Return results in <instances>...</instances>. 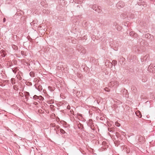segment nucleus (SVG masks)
I'll use <instances>...</instances> for the list:
<instances>
[{"label": "nucleus", "instance_id": "393cba45", "mask_svg": "<svg viewBox=\"0 0 155 155\" xmlns=\"http://www.w3.org/2000/svg\"><path fill=\"white\" fill-rule=\"evenodd\" d=\"M60 127L58 125H56V126L54 128V130H56V129H57L58 130L60 128Z\"/></svg>", "mask_w": 155, "mask_h": 155}, {"label": "nucleus", "instance_id": "6e6552de", "mask_svg": "<svg viewBox=\"0 0 155 155\" xmlns=\"http://www.w3.org/2000/svg\"><path fill=\"white\" fill-rule=\"evenodd\" d=\"M102 11V9L101 7L98 6V8L96 9V12H97L98 13H101Z\"/></svg>", "mask_w": 155, "mask_h": 155}, {"label": "nucleus", "instance_id": "c85d7f7f", "mask_svg": "<svg viewBox=\"0 0 155 155\" xmlns=\"http://www.w3.org/2000/svg\"><path fill=\"white\" fill-rule=\"evenodd\" d=\"M148 57L149 56L148 55H146L144 57L143 59H144L146 58L145 60H147V59L148 58Z\"/></svg>", "mask_w": 155, "mask_h": 155}, {"label": "nucleus", "instance_id": "cd10ccee", "mask_svg": "<svg viewBox=\"0 0 155 155\" xmlns=\"http://www.w3.org/2000/svg\"><path fill=\"white\" fill-rule=\"evenodd\" d=\"M130 17L131 18H134V15L133 14H131L130 15Z\"/></svg>", "mask_w": 155, "mask_h": 155}, {"label": "nucleus", "instance_id": "f3484780", "mask_svg": "<svg viewBox=\"0 0 155 155\" xmlns=\"http://www.w3.org/2000/svg\"><path fill=\"white\" fill-rule=\"evenodd\" d=\"M15 79L14 78H12L11 80V81L12 84H15Z\"/></svg>", "mask_w": 155, "mask_h": 155}, {"label": "nucleus", "instance_id": "c03bdc74", "mask_svg": "<svg viewBox=\"0 0 155 155\" xmlns=\"http://www.w3.org/2000/svg\"><path fill=\"white\" fill-rule=\"evenodd\" d=\"M134 48H137V46H135L134 47Z\"/></svg>", "mask_w": 155, "mask_h": 155}, {"label": "nucleus", "instance_id": "9d476101", "mask_svg": "<svg viewBox=\"0 0 155 155\" xmlns=\"http://www.w3.org/2000/svg\"><path fill=\"white\" fill-rule=\"evenodd\" d=\"M48 89L51 91H53L54 90L55 88L54 87H51L49 86L48 87Z\"/></svg>", "mask_w": 155, "mask_h": 155}, {"label": "nucleus", "instance_id": "2eb2a0df", "mask_svg": "<svg viewBox=\"0 0 155 155\" xmlns=\"http://www.w3.org/2000/svg\"><path fill=\"white\" fill-rule=\"evenodd\" d=\"M30 75L31 77H34L35 76V74L34 72L31 71L30 73Z\"/></svg>", "mask_w": 155, "mask_h": 155}, {"label": "nucleus", "instance_id": "2f4dec72", "mask_svg": "<svg viewBox=\"0 0 155 155\" xmlns=\"http://www.w3.org/2000/svg\"><path fill=\"white\" fill-rule=\"evenodd\" d=\"M120 134L118 132H117L115 133V135H116V136H117V137H118V136H119Z\"/></svg>", "mask_w": 155, "mask_h": 155}, {"label": "nucleus", "instance_id": "a18cd8bd", "mask_svg": "<svg viewBox=\"0 0 155 155\" xmlns=\"http://www.w3.org/2000/svg\"><path fill=\"white\" fill-rule=\"evenodd\" d=\"M137 50L138 51V50H139L138 48L137 49Z\"/></svg>", "mask_w": 155, "mask_h": 155}, {"label": "nucleus", "instance_id": "a878e982", "mask_svg": "<svg viewBox=\"0 0 155 155\" xmlns=\"http://www.w3.org/2000/svg\"><path fill=\"white\" fill-rule=\"evenodd\" d=\"M108 63H109V67H110L111 68L112 67L113 65V64L112 63H111L110 62H109Z\"/></svg>", "mask_w": 155, "mask_h": 155}, {"label": "nucleus", "instance_id": "72a5a7b5", "mask_svg": "<svg viewBox=\"0 0 155 155\" xmlns=\"http://www.w3.org/2000/svg\"><path fill=\"white\" fill-rule=\"evenodd\" d=\"M67 109H68V110H69L70 109V106L68 105L67 106Z\"/></svg>", "mask_w": 155, "mask_h": 155}, {"label": "nucleus", "instance_id": "4468645a", "mask_svg": "<svg viewBox=\"0 0 155 155\" xmlns=\"http://www.w3.org/2000/svg\"><path fill=\"white\" fill-rule=\"evenodd\" d=\"M43 12L45 14H47L49 13V11L48 10L44 9L43 10Z\"/></svg>", "mask_w": 155, "mask_h": 155}, {"label": "nucleus", "instance_id": "412c9836", "mask_svg": "<svg viewBox=\"0 0 155 155\" xmlns=\"http://www.w3.org/2000/svg\"><path fill=\"white\" fill-rule=\"evenodd\" d=\"M50 126L51 127H55L56 126V125L54 123H51L50 124Z\"/></svg>", "mask_w": 155, "mask_h": 155}, {"label": "nucleus", "instance_id": "79ce46f5", "mask_svg": "<svg viewBox=\"0 0 155 155\" xmlns=\"http://www.w3.org/2000/svg\"><path fill=\"white\" fill-rule=\"evenodd\" d=\"M91 128L92 130H94V129L92 128V126H91Z\"/></svg>", "mask_w": 155, "mask_h": 155}, {"label": "nucleus", "instance_id": "a19ab883", "mask_svg": "<svg viewBox=\"0 0 155 155\" xmlns=\"http://www.w3.org/2000/svg\"><path fill=\"white\" fill-rule=\"evenodd\" d=\"M114 50H117V49L116 48H115L114 49Z\"/></svg>", "mask_w": 155, "mask_h": 155}, {"label": "nucleus", "instance_id": "39448f33", "mask_svg": "<svg viewBox=\"0 0 155 155\" xmlns=\"http://www.w3.org/2000/svg\"><path fill=\"white\" fill-rule=\"evenodd\" d=\"M0 54L2 57H5L6 54L5 51L3 50H2L0 51Z\"/></svg>", "mask_w": 155, "mask_h": 155}, {"label": "nucleus", "instance_id": "58836bf2", "mask_svg": "<svg viewBox=\"0 0 155 155\" xmlns=\"http://www.w3.org/2000/svg\"><path fill=\"white\" fill-rule=\"evenodd\" d=\"M13 65V64H12V63L10 65V67H11V66H12Z\"/></svg>", "mask_w": 155, "mask_h": 155}, {"label": "nucleus", "instance_id": "423d86ee", "mask_svg": "<svg viewBox=\"0 0 155 155\" xmlns=\"http://www.w3.org/2000/svg\"><path fill=\"white\" fill-rule=\"evenodd\" d=\"M120 17L123 19H125L127 17V16L125 13H123L121 14Z\"/></svg>", "mask_w": 155, "mask_h": 155}, {"label": "nucleus", "instance_id": "7c9ffc66", "mask_svg": "<svg viewBox=\"0 0 155 155\" xmlns=\"http://www.w3.org/2000/svg\"><path fill=\"white\" fill-rule=\"evenodd\" d=\"M115 125L117 127H119L120 125V124H119L118 123H115Z\"/></svg>", "mask_w": 155, "mask_h": 155}, {"label": "nucleus", "instance_id": "4be33fe9", "mask_svg": "<svg viewBox=\"0 0 155 155\" xmlns=\"http://www.w3.org/2000/svg\"><path fill=\"white\" fill-rule=\"evenodd\" d=\"M131 90L132 91H133L134 92H135L136 91V88L134 87H133L131 88Z\"/></svg>", "mask_w": 155, "mask_h": 155}, {"label": "nucleus", "instance_id": "bb28decb", "mask_svg": "<svg viewBox=\"0 0 155 155\" xmlns=\"http://www.w3.org/2000/svg\"><path fill=\"white\" fill-rule=\"evenodd\" d=\"M16 68H16L15 69H14L13 68H11L12 71L15 73L17 71V70H16Z\"/></svg>", "mask_w": 155, "mask_h": 155}, {"label": "nucleus", "instance_id": "5701e85b", "mask_svg": "<svg viewBox=\"0 0 155 155\" xmlns=\"http://www.w3.org/2000/svg\"><path fill=\"white\" fill-rule=\"evenodd\" d=\"M104 90H105V91H106L107 92H109L110 91V89H109L108 87H105L104 88Z\"/></svg>", "mask_w": 155, "mask_h": 155}, {"label": "nucleus", "instance_id": "a211bd4d", "mask_svg": "<svg viewBox=\"0 0 155 155\" xmlns=\"http://www.w3.org/2000/svg\"><path fill=\"white\" fill-rule=\"evenodd\" d=\"M113 64L114 65V66H115V65H116L117 64V61L115 60H113L112 61V62Z\"/></svg>", "mask_w": 155, "mask_h": 155}, {"label": "nucleus", "instance_id": "c756f323", "mask_svg": "<svg viewBox=\"0 0 155 155\" xmlns=\"http://www.w3.org/2000/svg\"><path fill=\"white\" fill-rule=\"evenodd\" d=\"M21 54L22 56H24L25 55V52L24 51H21Z\"/></svg>", "mask_w": 155, "mask_h": 155}, {"label": "nucleus", "instance_id": "37998d69", "mask_svg": "<svg viewBox=\"0 0 155 155\" xmlns=\"http://www.w3.org/2000/svg\"><path fill=\"white\" fill-rule=\"evenodd\" d=\"M27 64L28 65H30V64L29 63H27Z\"/></svg>", "mask_w": 155, "mask_h": 155}, {"label": "nucleus", "instance_id": "f03ea898", "mask_svg": "<svg viewBox=\"0 0 155 155\" xmlns=\"http://www.w3.org/2000/svg\"><path fill=\"white\" fill-rule=\"evenodd\" d=\"M77 49L78 51L80 52L81 53H85L86 52L85 49L82 46H79Z\"/></svg>", "mask_w": 155, "mask_h": 155}, {"label": "nucleus", "instance_id": "b1692460", "mask_svg": "<svg viewBox=\"0 0 155 155\" xmlns=\"http://www.w3.org/2000/svg\"><path fill=\"white\" fill-rule=\"evenodd\" d=\"M29 96V93L28 92H26L25 95V97L28 96Z\"/></svg>", "mask_w": 155, "mask_h": 155}, {"label": "nucleus", "instance_id": "aec40b11", "mask_svg": "<svg viewBox=\"0 0 155 155\" xmlns=\"http://www.w3.org/2000/svg\"><path fill=\"white\" fill-rule=\"evenodd\" d=\"M38 89L39 91H41L42 89V86L40 85H39L38 86Z\"/></svg>", "mask_w": 155, "mask_h": 155}, {"label": "nucleus", "instance_id": "c9c22d12", "mask_svg": "<svg viewBox=\"0 0 155 155\" xmlns=\"http://www.w3.org/2000/svg\"><path fill=\"white\" fill-rule=\"evenodd\" d=\"M3 22H5V21H6V19H5V18H4L3 19Z\"/></svg>", "mask_w": 155, "mask_h": 155}, {"label": "nucleus", "instance_id": "9b49d317", "mask_svg": "<svg viewBox=\"0 0 155 155\" xmlns=\"http://www.w3.org/2000/svg\"><path fill=\"white\" fill-rule=\"evenodd\" d=\"M136 114L137 116L139 118H141L142 117V115L140 112H136Z\"/></svg>", "mask_w": 155, "mask_h": 155}, {"label": "nucleus", "instance_id": "4c0bfd02", "mask_svg": "<svg viewBox=\"0 0 155 155\" xmlns=\"http://www.w3.org/2000/svg\"><path fill=\"white\" fill-rule=\"evenodd\" d=\"M122 134L123 135H124V134H125V133L123 132H122Z\"/></svg>", "mask_w": 155, "mask_h": 155}, {"label": "nucleus", "instance_id": "20e7f679", "mask_svg": "<svg viewBox=\"0 0 155 155\" xmlns=\"http://www.w3.org/2000/svg\"><path fill=\"white\" fill-rule=\"evenodd\" d=\"M123 96L125 97H128V94L127 90L124 89L123 91Z\"/></svg>", "mask_w": 155, "mask_h": 155}, {"label": "nucleus", "instance_id": "0eeeda50", "mask_svg": "<svg viewBox=\"0 0 155 155\" xmlns=\"http://www.w3.org/2000/svg\"><path fill=\"white\" fill-rule=\"evenodd\" d=\"M77 126L78 128L80 130H82L84 128L83 125L80 123L77 124Z\"/></svg>", "mask_w": 155, "mask_h": 155}, {"label": "nucleus", "instance_id": "7ed1b4c3", "mask_svg": "<svg viewBox=\"0 0 155 155\" xmlns=\"http://www.w3.org/2000/svg\"><path fill=\"white\" fill-rule=\"evenodd\" d=\"M124 5V3L119 2L117 3L116 6L118 8L120 9V8H123Z\"/></svg>", "mask_w": 155, "mask_h": 155}, {"label": "nucleus", "instance_id": "dca6fc26", "mask_svg": "<svg viewBox=\"0 0 155 155\" xmlns=\"http://www.w3.org/2000/svg\"><path fill=\"white\" fill-rule=\"evenodd\" d=\"M60 132L61 133H62V134H67V133L65 132V131L63 129L61 128L60 129Z\"/></svg>", "mask_w": 155, "mask_h": 155}, {"label": "nucleus", "instance_id": "f257e3e1", "mask_svg": "<svg viewBox=\"0 0 155 155\" xmlns=\"http://www.w3.org/2000/svg\"><path fill=\"white\" fill-rule=\"evenodd\" d=\"M137 4L139 5H142L141 7L142 9H143L144 8L146 7L147 6L146 2H142L140 0H139V1L137 2Z\"/></svg>", "mask_w": 155, "mask_h": 155}, {"label": "nucleus", "instance_id": "6ab92c4d", "mask_svg": "<svg viewBox=\"0 0 155 155\" xmlns=\"http://www.w3.org/2000/svg\"><path fill=\"white\" fill-rule=\"evenodd\" d=\"M145 37L146 38H149L150 37V35L148 33L146 34L145 35Z\"/></svg>", "mask_w": 155, "mask_h": 155}, {"label": "nucleus", "instance_id": "f8f14e48", "mask_svg": "<svg viewBox=\"0 0 155 155\" xmlns=\"http://www.w3.org/2000/svg\"><path fill=\"white\" fill-rule=\"evenodd\" d=\"M12 48L15 50H17L18 49V47L15 45H12Z\"/></svg>", "mask_w": 155, "mask_h": 155}, {"label": "nucleus", "instance_id": "473e14b6", "mask_svg": "<svg viewBox=\"0 0 155 155\" xmlns=\"http://www.w3.org/2000/svg\"><path fill=\"white\" fill-rule=\"evenodd\" d=\"M38 97L36 95H35L33 96V98L34 99H36Z\"/></svg>", "mask_w": 155, "mask_h": 155}, {"label": "nucleus", "instance_id": "ddd939ff", "mask_svg": "<svg viewBox=\"0 0 155 155\" xmlns=\"http://www.w3.org/2000/svg\"><path fill=\"white\" fill-rule=\"evenodd\" d=\"M114 128H108V130L110 132H113L114 131Z\"/></svg>", "mask_w": 155, "mask_h": 155}, {"label": "nucleus", "instance_id": "ea45409f", "mask_svg": "<svg viewBox=\"0 0 155 155\" xmlns=\"http://www.w3.org/2000/svg\"><path fill=\"white\" fill-rule=\"evenodd\" d=\"M28 96H26V97H26V99H28Z\"/></svg>", "mask_w": 155, "mask_h": 155}, {"label": "nucleus", "instance_id": "e433bc0d", "mask_svg": "<svg viewBox=\"0 0 155 155\" xmlns=\"http://www.w3.org/2000/svg\"><path fill=\"white\" fill-rule=\"evenodd\" d=\"M56 133L57 134H58V131H57V130H56Z\"/></svg>", "mask_w": 155, "mask_h": 155}, {"label": "nucleus", "instance_id": "f704fd0d", "mask_svg": "<svg viewBox=\"0 0 155 155\" xmlns=\"http://www.w3.org/2000/svg\"><path fill=\"white\" fill-rule=\"evenodd\" d=\"M133 34H134L133 32H130V33H129V34L130 36H131Z\"/></svg>", "mask_w": 155, "mask_h": 155}, {"label": "nucleus", "instance_id": "1a4fd4ad", "mask_svg": "<svg viewBox=\"0 0 155 155\" xmlns=\"http://www.w3.org/2000/svg\"><path fill=\"white\" fill-rule=\"evenodd\" d=\"M98 6H96V5H93L91 6L92 8L96 11V9H97L98 8Z\"/></svg>", "mask_w": 155, "mask_h": 155}]
</instances>
